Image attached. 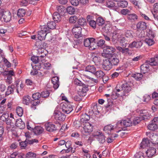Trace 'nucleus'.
<instances>
[{
    "label": "nucleus",
    "mask_w": 158,
    "mask_h": 158,
    "mask_svg": "<svg viewBox=\"0 0 158 158\" xmlns=\"http://www.w3.org/2000/svg\"><path fill=\"white\" fill-rule=\"evenodd\" d=\"M158 65V56H156L154 58H151L149 61H147L145 63L140 66L141 73H145L149 70V66H156Z\"/></svg>",
    "instance_id": "1"
},
{
    "label": "nucleus",
    "mask_w": 158,
    "mask_h": 158,
    "mask_svg": "<svg viewBox=\"0 0 158 158\" xmlns=\"http://www.w3.org/2000/svg\"><path fill=\"white\" fill-rule=\"evenodd\" d=\"M11 14L9 10L5 11L4 9L0 8V20L2 21V17L4 22H10L11 19Z\"/></svg>",
    "instance_id": "2"
},
{
    "label": "nucleus",
    "mask_w": 158,
    "mask_h": 158,
    "mask_svg": "<svg viewBox=\"0 0 158 158\" xmlns=\"http://www.w3.org/2000/svg\"><path fill=\"white\" fill-rule=\"evenodd\" d=\"M95 39L93 38H87L84 40V44L85 47H88L90 50H94L96 48Z\"/></svg>",
    "instance_id": "3"
},
{
    "label": "nucleus",
    "mask_w": 158,
    "mask_h": 158,
    "mask_svg": "<svg viewBox=\"0 0 158 158\" xmlns=\"http://www.w3.org/2000/svg\"><path fill=\"white\" fill-rule=\"evenodd\" d=\"M41 30L38 32V39L40 41L44 40L47 34L50 32V29L46 26H44L41 28Z\"/></svg>",
    "instance_id": "4"
},
{
    "label": "nucleus",
    "mask_w": 158,
    "mask_h": 158,
    "mask_svg": "<svg viewBox=\"0 0 158 158\" xmlns=\"http://www.w3.org/2000/svg\"><path fill=\"white\" fill-rule=\"evenodd\" d=\"M115 51V49L114 48L109 46H106V48L103 49V52L102 53V56L106 58H109L113 54L112 53Z\"/></svg>",
    "instance_id": "5"
},
{
    "label": "nucleus",
    "mask_w": 158,
    "mask_h": 158,
    "mask_svg": "<svg viewBox=\"0 0 158 158\" xmlns=\"http://www.w3.org/2000/svg\"><path fill=\"white\" fill-rule=\"evenodd\" d=\"M84 125L83 129L81 130V132L84 135H87L92 131L93 126L89 123H85Z\"/></svg>",
    "instance_id": "6"
},
{
    "label": "nucleus",
    "mask_w": 158,
    "mask_h": 158,
    "mask_svg": "<svg viewBox=\"0 0 158 158\" xmlns=\"http://www.w3.org/2000/svg\"><path fill=\"white\" fill-rule=\"evenodd\" d=\"M82 29L81 27L77 25H75L72 29V32L75 38L77 39L82 36L81 34Z\"/></svg>",
    "instance_id": "7"
},
{
    "label": "nucleus",
    "mask_w": 158,
    "mask_h": 158,
    "mask_svg": "<svg viewBox=\"0 0 158 158\" xmlns=\"http://www.w3.org/2000/svg\"><path fill=\"white\" fill-rule=\"evenodd\" d=\"M61 106L63 112L67 114H69L73 110L72 106L69 102L63 103Z\"/></svg>",
    "instance_id": "8"
},
{
    "label": "nucleus",
    "mask_w": 158,
    "mask_h": 158,
    "mask_svg": "<svg viewBox=\"0 0 158 158\" xmlns=\"http://www.w3.org/2000/svg\"><path fill=\"white\" fill-rule=\"evenodd\" d=\"M118 41H119L121 45L123 47H126V44H128L130 41L129 39H128L125 35L120 34V35L119 36Z\"/></svg>",
    "instance_id": "9"
},
{
    "label": "nucleus",
    "mask_w": 158,
    "mask_h": 158,
    "mask_svg": "<svg viewBox=\"0 0 158 158\" xmlns=\"http://www.w3.org/2000/svg\"><path fill=\"white\" fill-rule=\"evenodd\" d=\"M7 125L6 128L8 131H10L12 130V128L14 127V125L15 122V119L14 118H8L6 121Z\"/></svg>",
    "instance_id": "10"
},
{
    "label": "nucleus",
    "mask_w": 158,
    "mask_h": 158,
    "mask_svg": "<svg viewBox=\"0 0 158 158\" xmlns=\"http://www.w3.org/2000/svg\"><path fill=\"white\" fill-rule=\"evenodd\" d=\"M54 116L56 120H58L60 121H64L66 118L65 115L64 114L58 110L54 111Z\"/></svg>",
    "instance_id": "11"
},
{
    "label": "nucleus",
    "mask_w": 158,
    "mask_h": 158,
    "mask_svg": "<svg viewBox=\"0 0 158 158\" xmlns=\"http://www.w3.org/2000/svg\"><path fill=\"white\" fill-rule=\"evenodd\" d=\"M109 58L110 60L112 65L117 66L119 62L118 56L115 53H114Z\"/></svg>",
    "instance_id": "12"
},
{
    "label": "nucleus",
    "mask_w": 158,
    "mask_h": 158,
    "mask_svg": "<svg viewBox=\"0 0 158 158\" xmlns=\"http://www.w3.org/2000/svg\"><path fill=\"white\" fill-rule=\"evenodd\" d=\"M110 60L109 58H106L103 60V68L105 70H109L112 68V65Z\"/></svg>",
    "instance_id": "13"
},
{
    "label": "nucleus",
    "mask_w": 158,
    "mask_h": 158,
    "mask_svg": "<svg viewBox=\"0 0 158 158\" xmlns=\"http://www.w3.org/2000/svg\"><path fill=\"white\" fill-rule=\"evenodd\" d=\"M140 117L142 120H146L149 119L151 118V116L149 113L145 110H142L140 111Z\"/></svg>",
    "instance_id": "14"
},
{
    "label": "nucleus",
    "mask_w": 158,
    "mask_h": 158,
    "mask_svg": "<svg viewBox=\"0 0 158 158\" xmlns=\"http://www.w3.org/2000/svg\"><path fill=\"white\" fill-rule=\"evenodd\" d=\"M121 88L123 90V96H127V94L131 90V87L127 83L123 84L121 85Z\"/></svg>",
    "instance_id": "15"
},
{
    "label": "nucleus",
    "mask_w": 158,
    "mask_h": 158,
    "mask_svg": "<svg viewBox=\"0 0 158 158\" xmlns=\"http://www.w3.org/2000/svg\"><path fill=\"white\" fill-rule=\"evenodd\" d=\"M45 126L46 130L50 132H53L56 129L55 125L50 123H46Z\"/></svg>",
    "instance_id": "16"
},
{
    "label": "nucleus",
    "mask_w": 158,
    "mask_h": 158,
    "mask_svg": "<svg viewBox=\"0 0 158 158\" xmlns=\"http://www.w3.org/2000/svg\"><path fill=\"white\" fill-rule=\"evenodd\" d=\"M127 18L128 21L132 23L135 22L138 20V16L135 13L128 14Z\"/></svg>",
    "instance_id": "17"
},
{
    "label": "nucleus",
    "mask_w": 158,
    "mask_h": 158,
    "mask_svg": "<svg viewBox=\"0 0 158 158\" xmlns=\"http://www.w3.org/2000/svg\"><path fill=\"white\" fill-rule=\"evenodd\" d=\"M143 43L141 41H134L129 44V47L130 48H139L142 45Z\"/></svg>",
    "instance_id": "18"
},
{
    "label": "nucleus",
    "mask_w": 158,
    "mask_h": 158,
    "mask_svg": "<svg viewBox=\"0 0 158 158\" xmlns=\"http://www.w3.org/2000/svg\"><path fill=\"white\" fill-rule=\"evenodd\" d=\"M44 131V128L40 126H36L33 130V132L35 134L39 135L42 133Z\"/></svg>",
    "instance_id": "19"
},
{
    "label": "nucleus",
    "mask_w": 158,
    "mask_h": 158,
    "mask_svg": "<svg viewBox=\"0 0 158 158\" xmlns=\"http://www.w3.org/2000/svg\"><path fill=\"white\" fill-rule=\"evenodd\" d=\"M146 28V23L143 21H139L136 24V28L138 30H144Z\"/></svg>",
    "instance_id": "20"
},
{
    "label": "nucleus",
    "mask_w": 158,
    "mask_h": 158,
    "mask_svg": "<svg viewBox=\"0 0 158 158\" xmlns=\"http://www.w3.org/2000/svg\"><path fill=\"white\" fill-rule=\"evenodd\" d=\"M150 142L148 138H144L140 144V147L143 148L150 146Z\"/></svg>",
    "instance_id": "21"
},
{
    "label": "nucleus",
    "mask_w": 158,
    "mask_h": 158,
    "mask_svg": "<svg viewBox=\"0 0 158 158\" xmlns=\"http://www.w3.org/2000/svg\"><path fill=\"white\" fill-rule=\"evenodd\" d=\"M156 152V149L154 148L151 147L149 148L146 152V154L148 157L151 158L155 154Z\"/></svg>",
    "instance_id": "22"
},
{
    "label": "nucleus",
    "mask_w": 158,
    "mask_h": 158,
    "mask_svg": "<svg viewBox=\"0 0 158 158\" xmlns=\"http://www.w3.org/2000/svg\"><path fill=\"white\" fill-rule=\"evenodd\" d=\"M114 126L110 124L105 126L103 128V131L106 133L110 134L112 131L114 130Z\"/></svg>",
    "instance_id": "23"
},
{
    "label": "nucleus",
    "mask_w": 158,
    "mask_h": 158,
    "mask_svg": "<svg viewBox=\"0 0 158 158\" xmlns=\"http://www.w3.org/2000/svg\"><path fill=\"white\" fill-rule=\"evenodd\" d=\"M59 78L57 77H53L52 79V82L53 84V87L56 89L59 87Z\"/></svg>",
    "instance_id": "24"
},
{
    "label": "nucleus",
    "mask_w": 158,
    "mask_h": 158,
    "mask_svg": "<svg viewBox=\"0 0 158 158\" xmlns=\"http://www.w3.org/2000/svg\"><path fill=\"white\" fill-rule=\"evenodd\" d=\"M83 86V87L81 89H80V90L78 92V94L80 96L83 97L85 96L86 92L88 90V87L86 86L85 85Z\"/></svg>",
    "instance_id": "25"
},
{
    "label": "nucleus",
    "mask_w": 158,
    "mask_h": 158,
    "mask_svg": "<svg viewBox=\"0 0 158 158\" xmlns=\"http://www.w3.org/2000/svg\"><path fill=\"white\" fill-rule=\"evenodd\" d=\"M91 17L89 15H88L87 16V22L89 23V25L93 28L94 29L96 28L97 24L96 21L94 20H92L90 19Z\"/></svg>",
    "instance_id": "26"
},
{
    "label": "nucleus",
    "mask_w": 158,
    "mask_h": 158,
    "mask_svg": "<svg viewBox=\"0 0 158 158\" xmlns=\"http://www.w3.org/2000/svg\"><path fill=\"white\" fill-rule=\"evenodd\" d=\"M85 71L95 74L96 71V68L94 65H88L86 67Z\"/></svg>",
    "instance_id": "27"
},
{
    "label": "nucleus",
    "mask_w": 158,
    "mask_h": 158,
    "mask_svg": "<svg viewBox=\"0 0 158 158\" xmlns=\"http://www.w3.org/2000/svg\"><path fill=\"white\" fill-rule=\"evenodd\" d=\"M15 87V86L14 85H10L9 86L7 87L6 92V96H8L10 94H13L14 92Z\"/></svg>",
    "instance_id": "28"
},
{
    "label": "nucleus",
    "mask_w": 158,
    "mask_h": 158,
    "mask_svg": "<svg viewBox=\"0 0 158 158\" xmlns=\"http://www.w3.org/2000/svg\"><path fill=\"white\" fill-rule=\"evenodd\" d=\"M146 135L148 137H149L150 140L152 141L153 142L156 141L158 137V136L152 132H146Z\"/></svg>",
    "instance_id": "29"
},
{
    "label": "nucleus",
    "mask_w": 158,
    "mask_h": 158,
    "mask_svg": "<svg viewBox=\"0 0 158 158\" xmlns=\"http://www.w3.org/2000/svg\"><path fill=\"white\" fill-rule=\"evenodd\" d=\"M120 35V34H119L115 31L113 33L111 40L114 44L116 43L117 40L118 41V37Z\"/></svg>",
    "instance_id": "30"
},
{
    "label": "nucleus",
    "mask_w": 158,
    "mask_h": 158,
    "mask_svg": "<svg viewBox=\"0 0 158 158\" xmlns=\"http://www.w3.org/2000/svg\"><path fill=\"white\" fill-rule=\"evenodd\" d=\"M15 124L16 126L19 127L21 129H23L25 127V124L22 121L21 119H17V120L15 121Z\"/></svg>",
    "instance_id": "31"
},
{
    "label": "nucleus",
    "mask_w": 158,
    "mask_h": 158,
    "mask_svg": "<svg viewBox=\"0 0 158 158\" xmlns=\"http://www.w3.org/2000/svg\"><path fill=\"white\" fill-rule=\"evenodd\" d=\"M52 18L54 21L55 22H58L61 20V17L60 15L57 12H54L52 15Z\"/></svg>",
    "instance_id": "32"
},
{
    "label": "nucleus",
    "mask_w": 158,
    "mask_h": 158,
    "mask_svg": "<svg viewBox=\"0 0 158 158\" xmlns=\"http://www.w3.org/2000/svg\"><path fill=\"white\" fill-rule=\"evenodd\" d=\"M123 123L122 120L119 121L117 123L116 127L117 128H118L120 129L118 131L116 132H119L121 131L122 130L125 131L126 129V128H123V127L124 126L123 124Z\"/></svg>",
    "instance_id": "33"
},
{
    "label": "nucleus",
    "mask_w": 158,
    "mask_h": 158,
    "mask_svg": "<svg viewBox=\"0 0 158 158\" xmlns=\"http://www.w3.org/2000/svg\"><path fill=\"white\" fill-rule=\"evenodd\" d=\"M117 4L118 7L121 8H125L127 7L128 3L127 1L123 0L118 1Z\"/></svg>",
    "instance_id": "34"
},
{
    "label": "nucleus",
    "mask_w": 158,
    "mask_h": 158,
    "mask_svg": "<svg viewBox=\"0 0 158 158\" xmlns=\"http://www.w3.org/2000/svg\"><path fill=\"white\" fill-rule=\"evenodd\" d=\"M122 121L123 122V124L124 126L130 127L132 125V122L129 118H127L126 119L122 120Z\"/></svg>",
    "instance_id": "35"
},
{
    "label": "nucleus",
    "mask_w": 158,
    "mask_h": 158,
    "mask_svg": "<svg viewBox=\"0 0 158 158\" xmlns=\"http://www.w3.org/2000/svg\"><path fill=\"white\" fill-rule=\"evenodd\" d=\"M9 115L7 113H0V118L1 120L3 121H6L9 118Z\"/></svg>",
    "instance_id": "36"
},
{
    "label": "nucleus",
    "mask_w": 158,
    "mask_h": 158,
    "mask_svg": "<svg viewBox=\"0 0 158 158\" xmlns=\"http://www.w3.org/2000/svg\"><path fill=\"white\" fill-rule=\"evenodd\" d=\"M96 23L97 25L102 26L104 24L105 21L102 17H99L97 19Z\"/></svg>",
    "instance_id": "37"
},
{
    "label": "nucleus",
    "mask_w": 158,
    "mask_h": 158,
    "mask_svg": "<svg viewBox=\"0 0 158 158\" xmlns=\"http://www.w3.org/2000/svg\"><path fill=\"white\" fill-rule=\"evenodd\" d=\"M148 127L150 130L154 131L157 129L158 126L157 124L152 122V123L148 125Z\"/></svg>",
    "instance_id": "38"
},
{
    "label": "nucleus",
    "mask_w": 158,
    "mask_h": 158,
    "mask_svg": "<svg viewBox=\"0 0 158 158\" xmlns=\"http://www.w3.org/2000/svg\"><path fill=\"white\" fill-rule=\"evenodd\" d=\"M118 135L115 134H113L108 137L106 141L108 143H111L115 139V138L118 137Z\"/></svg>",
    "instance_id": "39"
},
{
    "label": "nucleus",
    "mask_w": 158,
    "mask_h": 158,
    "mask_svg": "<svg viewBox=\"0 0 158 158\" xmlns=\"http://www.w3.org/2000/svg\"><path fill=\"white\" fill-rule=\"evenodd\" d=\"M56 23L53 21L49 22L47 23V28L49 29H54L56 28Z\"/></svg>",
    "instance_id": "40"
},
{
    "label": "nucleus",
    "mask_w": 158,
    "mask_h": 158,
    "mask_svg": "<svg viewBox=\"0 0 158 158\" xmlns=\"http://www.w3.org/2000/svg\"><path fill=\"white\" fill-rule=\"evenodd\" d=\"M77 23L80 26H81L86 25L87 23L86 19L84 18H81L78 19Z\"/></svg>",
    "instance_id": "41"
},
{
    "label": "nucleus",
    "mask_w": 158,
    "mask_h": 158,
    "mask_svg": "<svg viewBox=\"0 0 158 158\" xmlns=\"http://www.w3.org/2000/svg\"><path fill=\"white\" fill-rule=\"evenodd\" d=\"M97 78H99L100 79L103 78V77L104 76L105 74L104 72L101 71L99 70L95 72V74Z\"/></svg>",
    "instance_id": "42"
},
{
    "label": "nucleus",
    "mask_w": 158,
    "mask_h": 158,
    "mask_svg": "<svg viewBox=\"0 0 158 158\" xmlns=\"http://www.w3.org/2000/svg\"><path fill=\"white\" fill-rule=\"evenodd\" d=\"M103 31L107 33L110 32L111 30V25L109 24H107L102 28Z\"/></svg>",
    "instance_id": "43"
},
{
    "label": "nucleus",
    "mask_w": 158,
    "mask_h": 158,
    "mask_svg": "<svg viewBox=\"0 0 158 158\" xmlns=\"http://www.w3.org/2000/svg\"><path fill=\"white\" fill-rule=\"evenodd\" d=\"M31 97L29 96H24L23 99V103L26 105H28L30 102Z\"/></svg>",
    "instance_id": "44"
},
{
    "label": "nucleus",
    "mask_w": 158,
    "mask_h": 158,
    "mask_svg": "<svg viewBox=\"0 0 158 158\" xmlns=\"http://www.w3.org/2000/svg\"><path fill=\"white\" fill-rule=\"evenodd\" d=\"M26 14V11L23 9H19L18 10L17 12L18 16L20 17H23Z\"/></svg>",
    "instance_id": "45"
},
{
    "label": "nucleus",
    "mask_w": 158,
    "mask_h": 158,
    "mask_svg": "<svg viewBox=\"0 0 158 158\" xmlns=\"http://www.w3.org/2000/svg\"><path fill=\"white\" fill-rule=\"evenodd\" d=\"M66 10L69 14L73 15L74 14L75 12V8L72 6H69L67 8Z\"/></svg>",
    "instance_id": "46"
},
{
    "label": "nucleus",
    "mask_w": 158,
    "mask_h": 158,
    "mask_svg": "<svg viewBox=\"0 0 158 158\" xmlns=\"http://www.w3.org/2000/svg\"><path fill=\"white\" fill-rule=\"evenodd\" d=\"M89 118H90L89 115L86 114H84L81 116L80 120L81 122H84L85 121L89 120Z\"/></svg>",
    "instance_id": "47"
},
{
    "label": "nucleus",
    "mask_w": 158,
    "mask_h": 158,
    "mask_svg": "<svg viewBox=\"0 0 158 158\" xmlns=\"http://www.w3.org/2000/svg\"><path fill=\"white\" fill-rule=\"evenodd\" d=\"M57 10L58 12V13L62 15H63L64 14L65 8L63 6H60L57 7Z\"/></svg>",
    "instance_id": "48"
},
{
    "label": "nucleus",
    "mask_w": 158,
    "mask_h": 158,
    "mask_svg": "<svg viewBox=\"0 0 158 158\" xmlns=\"http://www.w3.org/2000/svg\"><path fill=\"white\" fill-rule=\"evenodd\" d=\"M123 95L122 94L120 93H117L116 92L113 91L111 95V98L113 99H115L119 97L123 96Z\"/></svg>",
    "instance_id": "49"
},
{
    "label": "nucleus",
    "mask_w": 158,
    "mask_h": 158,
    "mask_svg": "<svg viewBox=\"0 0 158 158\" xmlns=\"http://www.w3.org/2000/svg\"><path fill=\"white\" fill-rule=\"evenodd\" d=\"M81 75L89 79V80H90L91 81L92 83H93V84L94 85H95L98 82V80L95 79L93 78L90 77L89 76L86 75L85 74H82Z\"/></svg>",
    "instance_id": "50"
},
{
    "label": "nucleus",
    "mask_w": 158,
    "mask_h": 158,
    "mask_svg": "<svg viewBox=\"0 0 158 158\" xmlns=\"http://www.w3.org/2000/svg\"><path fill=\"white\" fill-rule=\"evenodd\" d=\"M96 139L99 143H104L106 141L105 137L102 134L98 137H96Z\"/></svg>",
    "instance_id": "51"
},
{
    "label": "nucleus",
    "mask_w": 158,
    "mask_h": 158,
    "mask_svg": "<svg viewBox=\"0 0 158 158\" xmlns=\"http://www.w3.org/2000/svg\"><path fill=\"white\" fill-rule=\"evenodd\" d=\"M65 146L66 148L68 149H67V151L68 152H69L70 151V150L72 149V142L71 141H68L66 142H65Z\"/></svg>",
    "instance_id": "52"
},
{
    "label": "nucleus",
    "mask_w": 158,
    "mask_h": 158,
    "mask_svg": "<svg viewBox=\"0 0 158 158\" xmlns=\"http://www.w3.org/2000/svg\"><path fill=\"white\" fill-rule=\"evenodd\" d=\"M145 41L149 46H151L154 43V40L150 38H146L145 40Z\"/></svg>",
    "instance_id": "53"
},
{
    "label": "nucleus",
    "mask_w": 158,
    "mask_h": 158,
    "mask_svg": "<svg viewBox=\"0 0 158 158\" xmlns=\"http://www.w3.org/2000/svg\"><path fill=\"white\" fill-rule=\"evenodd\" d=\"M141 120H142V118H141V117H135L133 120L132 124L134 125H135L139 123Z\"/></svg>",
    "instance_id": "54"
},
{
    "label": "nucleus",
    "mask_w": 158,
    "mask_h": 158,
    "mask_svg": "<svg viewBox=\"0 0 158 158\" xmlns=\"http://www.w3.org/2000/svg\"><path fill=\"white\" fill-rule=\"evenodd\" d=\"M125 36L128 39H129L130 40V41L131 40L133 37V35L131 33V31H127L126 32Z\"/></svg>",
    "instance_id": "55"
},
{
    "label": "nucleus",
    "mask_w": 158,
    "mask_h": 158,
    "mask_svg": "<svg viewBox=\"0 0 158 158\" xmlns=\"http://www.w3.org/2000/svg\"><path fill=\"white\" fill-rule=\"evenodd\" d=\"M103 133L101 131L99 130H98L94 131L93 133V135L96 138V137H99Z\"/></svg>",
    "instance_id": "56"
},
{
    "label": "nucleus",
    "mask_w": 158,
    "mask_h": 158,
    "mask_svg": "<svg viewBox=\"0 0 158 158\" xmlns=\"http://www.w3.org/2000/svg\"><path fill=\"white\" fill-rule=\"evenodd\" d=\"M115 5V4L112 1H108L106 2V6L109 8L113 7Z\"/></svg>",
    "instance_id": "57"
},
{
    "label": "nucleus",
    "mask_w": 158,
    "mask_h": 158,
    "mask_svg": "<svg viewBox=\"0 0 158 158\" xmlns=\"http://www.w3.org/2000/svg\"><path fill=\"white\" fill-rule=\"evenodd\" d=\"M77 19V16L74 15L71 16L69 19V22L71 23H75Z\"/></svg>",
    "instance_id": "58"
},
{
    "label": "nucleus",
    "mask_w": 158,
    "mask_h": 158,
    "mask_svg": "<svg viewBox=\"0 0 158 158\" xmlns=\"http://www.w3.org/2000/svg\"><path fill=\"white\" fill-rule=\"evenodd\" d=\"M50 93L48 90L43 91L41 92V97L42 98H46L49 96Z\"/></svg>",
    "instance_id": "59"
},
{
    "label": "nucleus",
    "mask_w": 158,
    "mask_h": 158,
    "mask_svg": "<svg viewBox=\"0 0 158 158\" xmlns=\"http://www.w3.org/2000/svg\"><path fill=\"white\" fill-rule=\"evenodd\" d=\"M120 13L123 15H127L128 14H130V11L128 9H123L121 10Z\"/></svg>",
    "instance_id": "60"
},
{
    "label": "nucleus",
    "mask_w": 158,
    "mask_h": 158,
    "mask_svg": "<svg viewBox=\"0 0 158 158\" xmlns=\"http://www.w3.org/2000/svg\"><path fill=\"white\" fill-rule=\"evenodd\" d=\"M74 83L75 84L79 86H84L85 85L83 83H82L81 81L77 78L75 79Z\"/></svg>",
    "instance_id": "61"
},
{
    "label": "nucleus",
    "mask_w": 158,
    "mask_h": 158,
    "mask_svg": "<svg viewBox=\"0 0 158 158\" xmlns=\"http://www.w3.org/2000/svg\"><path fill=\"white\" fill-rule=\"evenodd\" d=\"M16 112L19 116H21L23 115V112L22 108L19 107H17L16 109Z\"/></svg>",
    "instance_id": "62"
},
{
    "label": "nucleus",
    "mask_w": 158,
    "mask_h": 158,
    "mask_svg": "<svg viewBox=\"0 0 158 158\" xmlns=\"http://www.w3.org/2000/svg\"><path fill=\"white\" fill-rule=\"evenodd\" d=\"M134 157V158H144L143 154L141 152L136 153Z\"/></svg>",
    "instance_id": "63"
},
{
    "label": "nucleus",
    "mask_w": 158,
    "mask_h": 158,
    "mask_svg": "<svg viewBox=\"0 0 158 158\" xmlns=\"http://www.w3.org/2000/svg\"><path fill=\"white\" fill-rule=\"evenodd\" d=\"M41 97V94L39 93H36L32 95V98L35 100H38Z\"/></svg>",
    "instance_id": "64"
}]
</instances>
